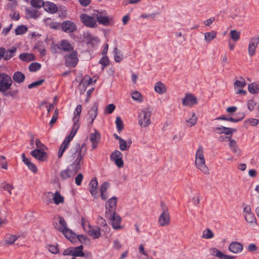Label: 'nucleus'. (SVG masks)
<instances>
[{
  "label": "nucleus",
  "mask_w": 259,
  "mask_h": 259,
  "mask_svg": "<svg viewBox=\"0 0 259 259\" xmlns=\"http://www.w3.org/2000/svg\"><path fill=\"white\" fill-rule=\"evenodd\" d=\"M115 123L118 131L120 132L123 128V123L120 117L118 116L116 117Z\"/></svg>",
  "instance_id": "obj_51"
},
{
  "label": "nucleus",
  "mask_w": 259,
  "mask_h": 259,
  "mask_svg": "<svg viewBox=\"0 0 259 259\" xmlns=\"http://www.w3.org/2000/svg\"><path fill=\"white\" fill-rule=\"evenodd\" d=\"M54 227L57 230L62 232L66 238L72 237L73 235L72 230L67 227L65 220L61 217L56 219Z\"/></svg>",
  "instance_id": "obj_2"
},
{
  "label": "nucleus",
  "mask_w": 259,
  "mask_h": 259,
  "mask_svg": "<svg viewBox=\"0 0 259 259\" xmlns=\"http://www.w3.org/2000/svg\"><path fill=\"white\" fill-rule=\"evenodd\" d=\"M62 28L66 33L73 32L76 29L75 23L70 21H66L62 23Z\"/></svg>",
  "instance_id": "obj_21"
},
{
  "label": "nucleus",
  "mask_w": 259,
  "mask_h": 259,
  "mask_svg": "<svg viewBox=\"0 0 259 259\" xmlns=\"http://www.w3.org/2000/svg\"><path fill=\"white\" fill-rule=\"evenodd\" d=\"M99 63L103 65L102 69H104V67L107 66L109 63V60L106 55H104L102 59L99 61Z\"/></svg>",
  "instance_id": "obj_55"
},
{
  "label": "nucleus",
  "mask_w": 259,
  "mask_h": 259,
  "mask_svg": "<svg viewBox=\"0 0 259 259\" xmlns=\"http://www.w3.org/2000/svg\"><path fill=\"white\" fill-rule=\"evenodd\" d=\"M30 4L32 7L38 9L44 7L45 2L43 0H31Z\"/></svg>",
  "instance_id": "obj_43"
},
{
  "label": "nucleus",
  "mask_w": 259,
  "mask_h": 259,
  "mask_svg": "<svg viewBox=\"0 0 259 259\" xmlns=\"http://www.w3.org/2000/svg\"><path fill=\"white\" fill-rule=\"evenodd\" d=\"M217 34L215 31L206 32L204 33V39L207 42H210L216 37Z\"/></svg>",
  "instance_id": "obj_39"
},
{
  "label": "nucleus",
  "mask_w": 259,
  "mask_h": 259,
  "mask_svg": "<svg viewBox=\"0 0 259 259\" xmlns=\"http://www.w3.org/2000/svg\"><path fill=\"white\" fill-rule=\"evenodd\" d=\"M243 249V245L238 242H232L229 245V250L233 253H240Z\"/></svg>",
  "instance_id": "obj_16"
},
{
  "label": "nucleus",
  "mask_w": 259,
  "mask_h": 259,
  "mask_svg": "<svg viewBox=\"0 0 259 259\" xmlns=\"http://www.w3.org/2000/svg\"><path fill=\"white\" fill-rule=\"evenodd\" d=\"M98 103L96 102L94 103L93 106L89 111L88 114L89 117L88 118V120L90 124L93 123L98 115Z\"/></svg>",
  "instance_id": "obj_14"
},
{
  "label": "nucleus",
  "mask_w": 259,
  "mask_h": 259,
  "mask_svg": "<svg viewBox=\"0 0 259 259\" xmlns=\"http://www.w3.org/2000/svg\"><path fill=\"white\" fill-rule=\"evenodd\" d=\"M35 145L37 147L36 149L46 150L47 147L42 143H41L40 141L38 139H36L35 141Z\"/></svg>",
  "instance_id": "obj_57"
},
{
  "label": "nucleus",
  "mask_w": 259,
  "mask_h": 259,
  "mask_svg": "<svg viewBox=\"0 0 259 259\" xmlns=\"http://www.w3.org/2000/svg\"><path fill=\"white\" fill-rule=\"evenodd\" d=\"M89 190L92 195L95 198H97L98 184L96 178H93L89 184Z\"/></svg>",
  "instance_id": "obj_19"
},
{
  "label": "nucleus",
  "mask_w": 259,
  "mask_h": 259,
  "mask_svg": "<svg viewBox=\"0 0 259 259\" xmlns=\"http://www.w3.org/2000/svg\"><path fill=\"white\" fill-rule=\"evenodd\" d=\"M58 47L60 50L66 52H71L74 51L73 47L66 39H63L58 42Z\"/></svg>",
  "instance_id": "obj_13"
},
{
  "label": "nucleus",
  "mask_w": 259,
  "mask_h": 259,
  "mask_svg": "<svg viewBox=\"0 0 259 259\" xmlns=\"http://www.w3.org/2000/svg\"><path fill=\"white\" fill-rule=\"evenodd\" d=\"M117 198L113 196L108 199L105 204V216H111L110 214L116 212Z\"/></svg>",
  "instance_id": "obj_7"
},
{
  "label": "nucleus",
  "mask_w": 259,
  "mask_h": 259,
  "mask_svg": "<svg viewBox=\"0 0 259 259\" xmlns=\"http://www.w3.org/2000/svg\"><path fill=\"white\" fill-rule=\"evenodd\" d=\"M58 114H59L58 110L56 109L54 113L53 116L50 122V125H52L53 124H54L56 122V121L58 119Z\"/></svg>",
  "instance_id": "obj_60"
},
{
  "label": "nucleus",
  "mask_w": 259,
  "mask_h": 259,
  "mask_svg": "<svg viewBox=\"0 0 259 259\" xmlns=\"http://www.w3.org/2000/svg\"><path fill=\"white\" fill-rule=\"evenodd\" d=\"M46 150H41L38 149H34L31 151L30 154L36 159L40 161H45L48 157Z\"/></svg>",
  "instance_id": "obj_11"
},
{
  "label": "nucleus",
  "mask_w": 259,
  "mask_h": 259,
  "mask_svg": "<svg viewBox=\"0 0 259 259\" xmlns=\"http://www.w3.org/2000/svg\"><path fill=\"white\" fill-rule=\"evenodd\" d=\"M249 92L251 94H257L259 92V84L251 83L248 87Z\"/></svg>",
  "instance_id": "obj_42"
},
{
  "label": "nucleus",
  "mask_w": 259,
  "mask_h": 259,
  "mask_svg": "<svg viewBox=\"0 0 259 259\" xmlns=\"http://www.w3.org/2000/svg\"><path fill=\"white\" fill-rule=\"evenodd\" d=\"M13 81L11 77L6 73H0V92L4 93L12 85Z\"/></svg>",
  "instance_id": "obj_5"
},
{
  "label": "nucleus",
  "mask_w": 259,
  "mask_h": 259,
  "mask_svg": "<svg viewBox=\"0 0 259 259\" xmlns=\"http://www.w3.org/2000/svg\"><path fill=\"white\" fill-rule=\"evenodd\" d=\"M210 251L212 255L216 256L219 258H220L222 253V252L220 250L215 247L210 248Z\"/></svg>",
  "instance_id": "obj_53"
},
{
  "label": "nucleus",
  "mask_w": 259,
  "mask_h": 259,
  "mask_svg": "<svg viewBox=\"0 0 259 259\" xmlns=\"http://www.w3.org/2000/svg\"><path fill=\"white\" fill-rule=\"evenodd\" d=\"M238 115H239V118L237 119H235L234 118L230 117H227L225 116H222L218 117L215 118V120H223L226 121H231L233 122H238L241 120H242L245 117V115L244 113H239Z\"/></svg>",
  "instance_id": "obj_24"
},
{
  "label": "nucleus",
  "mask_w": 259,
  "mask_h": 259,
  "mask_svg": "<svg viewBox=\"0 0 259 259\" xmlns=\"http://www.w3.org/2000/svg\"><path fill=\"white\" fill-rule=\"evenodd\" d=\"M115 109V106L113 104L108 105L105 109V113L106 114L112 113Z\"/></svg>",
  "instance_id": "obj_56"
},
{
  "label": "nucleus",
  "mask_w": 259,
  "mask_h": 259,
  "mask_svg": "<svg viewBox=\"0 0 259 259\" xmlns=\"http://www.w3.org/2000/svg\"><path fill=\"white\" fill-rule=\"evenodd\" d=\"M132 98L134 100L139 102H142L143 101L142 96L141 93L138 91H135L132 93Z\"/></svg>",
  "instance_id": "obj_47"
},
{
  "label": "nucleus",
  "mask_w": 259,
  "mask_h": 259,
  "mask_svg": "<svg viewBox=\"0 0 259 259\" xmlns=\"http://www.w3.org/2000/svg\"><path fill=\"white\" fill-rule=\"evenodd\" d=\"M96 21L102 25L107 26L110 24V19L105 12H101L95 15Z\"/></svg>",
  "instance_id": "obj_12"
},
{
  "label": "nucleus",
  "mask_w": 259,
  "mask_h": 259,
  "mask_svg": "<svg viewBox=\"0 0 259 259\" xmlns=\"http://www.w3.org/2000/svg\"><path fill=\"white\" fill-rule=\"evenodd\" d=\"M26 15L30 18L36 19L40 15V13L34 8H29L26 9Z\"/></svg>",
  "instance_id": "obj_29"
},
{
  "label": "nucleus",
  "mask_w": 259,
  "mask_h": 259,
  "mask_svg": "<svg viewBox=\"0 0 259 259\" xmlns=\"http://www.w3.org/2000/svg\"><path fill=\"white\" fill-rule=\"evenodd\" d=\"M197 103L196 98L190 94H186L185 97L182 99V104L184 106L191 107Z\"/></svg>",
  "instance_id": "obj_17"
},
{
  "label": "nucleus",
  "mask_w": 259,
  "mask_h": 259,
  "mask_svg": "<svg viewBox=\"0 0 259 259\" xmlns=\"http://www.w3.org/2000/svg\"><path fill=\"white\" fill-rule=\"evenodd\" d=\"M44 8L47 12L54 14L57 12L58 7L54 3L47 2H45Z\"/></svg>",
  "instance_id": "obj_25"
},
{
  "label": "nucleus",
  "mask_w": 259,
  "mask_h": 259,
  "mask_svg": "<svg viewBox=\"0 0 259 259\" xmlns=\"http://www.w3.org/2000/svg\"><path fill=\"white\" fill-rule=\"evenodd\" d=\"M245 220L251 224L255 225L256 224V220L254 214L253 213L244 214Z\"/></svg>",
  "instance_id": "obj_41"
},
{
  "label": "nucleus",
  "mask_w": 259,
  "mask_h": 259,
  "mask_svg": "<svg viewBox=\"0 0 259 259\" xmlns=\"http://www.w3.org/2000/svg\"><path fill=\"white\" fill-rule=\"evenodd\" d=\"M92 83V78L88 75H85L81 82L80 83V87L83 88V90L85 91L86 87Z\"/></svg>",
  "instance_id": "obj_40"
},
{
  "label": "nucleus",
  "mask_w": 259,
  "mask_h": 259,
  "mask_svg": "<svg viewBox=\"0 0 259 259\" xmlns=\"http://www.w3.org/2000/svg\"><path fill=\"white\" fill-rule=\"evenodd\" d=\"M25 78V75L20 71L15 72L13 75L14 81L17 83H22Z\"/></svg>",
  "instance_id": "obj_30"
},
{
  "label": "nucleus",
  "mask_w": 259,
  "mask_h": 259,
  "mask_svg": "<svg viewBox=\"0 0 259 259\" xmlns=\"http://www.w3.org/2000/svg\"><path fill=\"white\" fill-rule=\"evenodd\" d=\"M257 247L256 246V244L254 243L250 244L247 248V249L248 251L251 252H253L257 250Z\"/></svg>",
  "instance_id": "obj_61"
},
{
  "label": "nucleus",
  "mask_w": 259,
  "mask_h": 259,
  "mask_svg": "<svg viewBox=\"0 0 259 259\" xmlns=\"http://www.w3.org/2000/svg\"><path fill=\"white\" fill-rule=\"evenodd\" d=\"M109 187V184L107 182H104L100 187V192L105 193Z\"/></svg>",
  "instance_id": "obj_62"
},
{
  "label": "nucleus",
  "mask_w": 259,
  "mask_h": 259,
  "mask_svg": "<svg viewBox=\"0 0 259 259\" xmlns=\"http://www.w3.org/2000/svg\"><path fill=\"white\" fill-rule=\"evenodd\" d=\"M214 130L218 134H225L226 135H230L231 137H232V134L236 131L235 128L227 127L223 126L217 127Z\"/></svg>",
  "instance_id": "obj_23"
},
{
  "label": "nucleus",
  "mask_w": 259,
  "mask_h": 259,
  "mask_svg": "<svg viewBox=\"0 0 259 259\" xmlns=\"http://www.w3.org/2000/svg\"><path fill=\"white\" fill-rule=\"evenodd\" d=\"M121 158H122V154L118 150H115L110 155V159L112 161Z\"/></svg>",
  "instance_id": "obj_50"
},
{
  "label": "nucleus",
  "mask_w": 259,
  "mask_h": 259,
  "mask_svg": "<svg viewBox=\"0 0 259 259\" xmlns=\"http://www.w3.org/2000/svg\"><path fill=\"white\" fill-rule=\"evenodd\" d=\"M41 67V65L37 62L32 63L29 66V70L31 72H35L38 70Z\"/></svg>",
  "instance_id": "obj_49"
},
{
  "label": "nucleus",
  "mask_w": 259,
  "mask_h": 259,
  "mask_svg": "<svg viewBox=\"0 0 259 259\" xmlns=\"http://www.w3.org/2000/svg\"><path fill=\"white\" fill-rule=\"evenodd\" d=\"M34 56L32 54L22 53L19 55V59L24 62H30L34 60Z\"/></svg>",
  "instance_id": "obj_34"
},
{
  "label": "nucleus",
  "mask_w": 259,
  "mask_h": 259,
  "mask_svg": "<svg viewBox=\"0 0 259 259\" xmlns=\"http://www.w3.org/2000/svg\"><path fill=\"white\" fill-rule=\"evenodd\" d=\"M111 216H105L106 218L110 221L112 228L115 230H119L122 227L120 225L121 219L120 217L116 213H113L110 214Z\"/></svg>",
  "instance_id": "obj_10"
},
{
  "label": "nucleus",
  "mask_w": 259,
  "mask_h": 259,
  "mask_svg": "<svg viewBox=\"0 0 259 259\" xmlns=\"http://www.w3.org/2000/svg\"><path fill=\"white\" fill-rule=\"evenodd\" d=\"M195 159H205L203 155V149L201 146H199L196 151Z\"/></svg>",
  "instance_id": "obj_46"
},
{
  "label": "nucleus",
  "mask_w": 259,
  "mask_h": 259,
  "mask_svg": "<svg viewBox=\"0 0 259 259\" xmlns=\"http://www.w3.org/2000/svg\"><path fill=\"white\" fill-rule=\"evenodd\" d=\"M230 34L231 38L235 41L238 40L240 38V33L236 30H231Z\"/></svg>",
  "instance_id": "obj_48"
},
{
  "label": "nucleus",
  "mask_w": 259,
  "mask_h": 259,
  "mask_svg": "<svg viewBox=\"0 0 259 259\" xmlns=\"http://www.w3.org/2000/svg\"><path fill=\"white\" fill-rule=\"evenodd\" d=\"M82 111V107L80 105L76 106L74 113V117L73 118V122H78L79 121L80 114Z\"/></svg>",
  "instance_id": "obj_37"
},
{
  "label": "nucleus",
  "mask_w": 259,
  "mask_h": 259,
  "mask_svg": "<svg viewBox=\"0 0 259 259\" xmlns=\"http://www.w3.org/2000/svg\"><path fill=\"white\" fill-rule=\"evenodd\" d=\"M100 134L96 130H95V132L90 135L89 139L92 143V147L93 149L97 148L98 144L100 141Z\"/></svg>",
  "instance_id": "obj_20"
},
{
  "label": "nucleus",
  "mask_w": 259,
  "mask_h": 259,
  "mask_svg": "<svg viewBox=\"0 0 259 259\" xmlns=\"http://www.w3.org/2000/svg\"><path fill=\"white\" fill-rule=\"evenodd\" d=\"M80 19L83 25L88 27L95 28L97 26L96 18L87 14H81L80 15Z\"/></svg>",
  "instance_id": "obj_8"
},
{
  "label": "nucleus",
  "mask_w": 259,
  "mask_h": 259,
  "mask_svg": "<svg viewBox=\"0 0 259 259\" xmlns=\"http://www.w3.org/2000/svg\"><path fill=\"white\" fill-rule=\"evenodd\" d=\"M81 225L84 230L93 238H99L101 234V229L98 227H93L84 218L81 219Z\"/></svg>",
  "instance_id": "obj_4"
},
{
  "label": "nucleus",
  "mask_w": 259,
  "mask_h": 259,
  "mask_svg": "<svg viewBox=\"0 0 259 259\" xmlns=\"http://www.w3.org/2000/svg\"><path fill=\"white\" fill-rule=\"evenodd\" d=\"M18 238L16 235L7 234L5 237V242L7 244H13Z\"/></svg>",
  "instance_id": "obj_45"
},
{
  "label": "nucleus",
  "mask_w": 259,
  "mask_h": 259,
  "mask_svg": "<svg viewBox=\"0 0 259 259\" xmlns=\"http://www.w3.org/2000/svg\"><path fill=\"white\" fill-rule=\"evenodd\" d=\"M17 52V48L15 47H13L11 49L6 50L5 54L4 55V60H9L13 57Z\"/></svg>",
  "instance_id": "obj_32"
},
{
  "label": "nucleus",
  "mask_w": 259,
  "mask_h": 259,
  "mask_svg": "<svg viewBox=\"0 0 259 259\" xmlns=\"http://www.w3.org/2000/svg\"><path fill=\"white\" fill-rule=\"evenodd\" d=\"M154 89L155 91L159 94H163L166 92V88L161 81L156 83Z\"/></svg>",
  "instance_id": "obj_31"
},
{
  "label": "nucleus",
  "mask_w": 259,
  "mask_h": 259,
  "mask_svg": "<svg viewBox=\"0 0 259 259\" xmlns=\"http://www.w3.org/2000/svg\"><path fill=\"white\" fill-rule=\"evenodd\" d=\"M198 118L195 113H193L185 121L186 125L191 127L194 126L197 122Z\"/></svg>",
  "instance_id": "obj_28"
},
{
  "label": "nucleus",
  "mask_w": 259,
  "mask_h": 259,
  "mask_svg": "<svg viewBox=\"0 0 259 259\" xmlns=\"http://www.w3.org/2000/svg\"><path fill=\"white\" fill-rule=\"evenodd\" d=\"M214 235L213 232L209 228L204 230L202 234V238L206 239H210L214 237Z\"/></svg>",
  "instance_id": "obj_36"
},
{
  "label": "nucleus",
  "mask_w": 259,
  "mask_h": 259,
  "mask_svg": "<svg viewBox=\"0 0 259 259\" xmlns=\"http://www.w3.org/2000/svg\"><path fill=\"white\" fill-rule=\"evenodd\" d=\"M64 58L65 65L68 67H75L78 61L77 53L75 51H73L70 53L67 54Z\"/></svg>",
  "instance_id": "obj_6"
},
{
  "label": "nucleus",
  "mask_w": 259,
  "mask_h": 259,
  "mask_svg": "<svg viewBox=\"0 0 259 259\" xmlns=\"http://www.w3.org/2000/svg\"><path fill=\"white\" fill-rule=\"evenodd\" d=\"M22 158L23 162L28 166V168L33 172L35 173L37 171V168L35 164L32 163L25 156L24 153L22 155Z\"/></svg>",
  "instance_id": "obj_26"
},
{
  "label": "nucleus",
  "mask_w": 259,
  "mask_h": 259,
  "mask_svg": "<svg viewBox=\"0 0 259 259\" xmlns=\"http://www.w3.org/2000/svg\"><path fill=\"white\" fill-rule=\"evenodd\" d=\"M113 53L114 60L116 62H120L123 59V54L116 47L114 48Z\"/></svg>",
  "instance_id": "obj_38"
},
{
  "label": "nucleus",
  "mask_w": 259,
  "mask_h": 259,
  "mask_svg": "<svg viewBox=\"0 0 259 259\" xmlns=\"http://www.w3.org/2000/svg\"><path fill=\"white\" fill-rule=\"evenodd\" d=\"M132 143V140L131 139L125 141L122 139L119 142V149L122 151L128 150L131 147Z\"/></svg>",
  "instance_id": "obj_27"
},
{
  "label": "nucleus",
  "mask_w": 259,
  "mask_h": 259,
  "mask_svg": "<svg viewBox=\"0 0 259 259\" xmlns=\"http://www.w3.org/2000/svg\"><path fill=\"white\" fill-rule=\"evenodd\" d=\"M151 116V111L150 108L147 107L142 110L138 115V123L140 126L142 127H146L150 124Z\"/></svg>",
  "instance_id": "obj_3"
},
{
  "label": "nucleus",
  "mask_w": 259,
  "mask_h": 259,
  "mask_svg": "<svg viewBox=\"0 0 259 259\" xmlns=\"http://www.w3.org/2000/svg\"><path fill=\"white\" fill-rule=\"evenodd\" d=\"M159 223L162 227L167 226L170 223V218L168 212L167 210H164L160 214L159 220Z\"/></svg>",
  "instance_id": "obj_22"
},
{
  "label": "nucleus",
  "mask_w": 259,
  "mask_h": 259,
  "mask_svg": "<svg viewBox=\"0 0 259 259\" xmlns=\"http://www.w3.org/2000/svg\"><path fill=\"white\" fill-rule=\"evenodd\" d=\"M259 44V36L255 35L250 39L248 47V52L250 57H252L254 55L256 52V49Z\"/></svg>",
  "instance_id": "obj_9"
},
{
  "label": "nucleus",
  "mask_w": 259,
  "mask_h": 259,
  "mask_svg": "<svg viewBox=\"0 0 259 259\" xmlns=\"http://www.w3.org/2000/svg\"><path fill=\"white\" fill-rule=\"evenodd\" d=\"M79 127V123L73 122V127H72L71 131L69 134L70 135V137H72L73 138L74 137Z\"/></svg>",
  "instance_id": "obj_54"
},
{
  "label": "nucleus",
  "mask_w": 259,
  "mask_h": 259,
  "mask_svg": "<svg viewBox=\"0 0 259 259\" xmlns=\"http://www.w3.org/2000/svg\"><path fill=\"white\" fill-rule=\"evenodd\" d=\"M78 171L73 169L70 165L68 166L65 170H62L60 172V176L63 179H67L72 177Z\"/></svg>",
  "instance_id": "obj_18"
},
{
  "label": "nucleus",
  "mask_w": 259,
  "mask_h": 259,
  "mask_svg": "<svg viewBox=\"0 0 259 259\" xmlns=\"http://www.w3.org/2000/svg\"><path fill=\"white\" fill-rule=\"evenodd\" d=\"M64 198L62 196L59 192L56 191L54 194L53 193V201L56 205H58L60 203L64 202Z\"/></svg>",
  "instance_id": "obj_35"
},
{
  "label": "nucleus",
  "mask_w": 259,
  "mask_h": 259,
  "mask_svg": "<svg viewBox=\"0 0 259 259\" xmlns=\"http://www.w3.org/2000/svg\"><path fill=\"white\" fill-rule=\"evenodd\" d=\"M48 249L50 252L54 254L57 253L59 252L58 247L53 245H49Z\"/></svg>",
  "instance_id": "obj_64"
},
{
  "label": "nucleus",
  "mask_w": 259,
  "mask_h": 259,
  "mask_svg": "<svg viewBox=\"0 0 259 259\" xmlns=\"http://www.w3.org/2000/svg\"><path fill=\"white\" fill-rule=\"evenodd\" d=\"M44 81V79H41L29 84L28 86L29 89H32L40 85Z\"/></svg>",
  "instance_id": "obj_58"
},
{
  "label": "nucleus",
  "mask_w": 259,
  "mask_h": 259,
  "mask_svg": "<svg viewBox=\"0 0 259 259\" xmlns=\"http://www.w3.org/2000/svg\"><path fill=\"white\" fill-rule=\"evenodd\" d=\"M247 107L248 109L251 111L254 109V106L256 105V103L252 100H250L247 102Z\"/></svg>",
  "instance_id": "obj_63"
},
{
  "label": "nucleus",
  "mask_w": 259,
  "mask_h": 259,
  "mask_svg": "<svg viewBox=\"0 0 259 259\" xmlns=\"http://www.w3.org/2000/svg\"><path fill=\"white\" fill-rule=\"evenodd\" d=\"M27 27L25 25H20L18 26L15 30L16 35H22L27 32Z\"/></svg>",
  "instance_id": "obj_44"
},
{
  "label": "nucleus",
  "mask_w": 259,
  "mask_h": 259,
  "mask_svg": "<svg viewBox=\"0 0 259 259\" xmlns=\"http://www.w3.org/2000/svg\"><path fill=\"white\" fill-rule=\"evenodd\" d=\"M44 201L47 204L52 202L53 201V193L52 192H47L45 194Z\"/></svg>",
  "instance_id": "obj_52"
},
{
  "label": "nucleus",
  "mask_w": 259,
  "mask_h": 259,
  "mask_svg": "<svg viewBox=\"0 0 259 259\" xmlns=\"http://www.w3.org/2000/svg\"><path fill=\"white\" fill-rule=\"evenodd\" d=\"M85 146V144L80 146L79 144L77 143L72 146L68 151L67 159L71 162L70 165L71 167L77 171L80 170L83 164L86 149H85L83 151V149Z\"/></svg>",
  "instance_id": "obj_1"
},
{
  "label": "nucleus",
  "mask_w": 259,
  "mask_h": 259,
  "mask_svg": "<svg viewBox=\"0 0 259 259\" xmlns=\"http://www.w3.org/2000/svg\"><path fill=\"white\" fill-rule=\"evenodd\" d=\"M195 164L196 167L205 175L209 174V169L205 164V159H195Z\"/></svg>",
  "instance_id": "obj_15"
},
{
  "label": "nucleus",
  "mask_w": 259,
  "mask_h": 259,
  "mask_svg": "<svg viewBox=\"0 0 259 259\" xmlns=\"http://www.w3.org/2000/svg\"><path fill=\"white\" fill-rule=\"evenodd\" d=\"M234 85L235 87H239L242 88L246 85V82L245 80L243 78H242L241 80H236Z\"/></svg>",
  "instance_id": "obj_59"
},
{
  "label": "nucleus",
  "mask_w": 259,
  "mask_h": 259,
  "mask_svg": "<svg viewBox=\"0 0 259 259\" xmlns=\"http://www.w3.org/2000/svg\"><path fill=\"white\" fill-rule=\"evenodd\" d=\"M83 247L82 245H79L77 247H72V256L82 257L84 256L83 252Z\"/></svg>",
  "instance_id": "obj_33"
}]
</instances>
